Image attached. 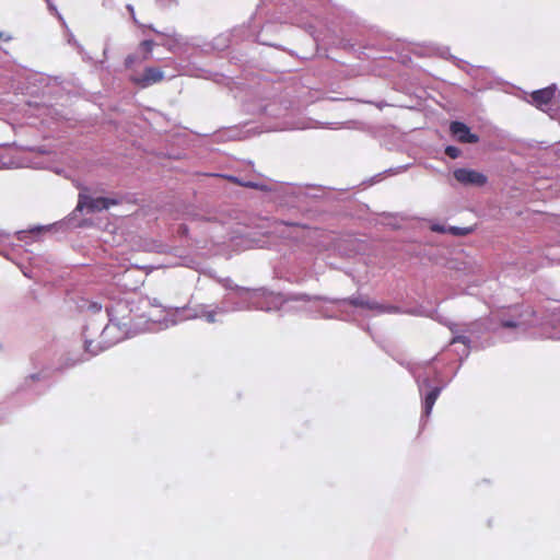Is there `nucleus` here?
Returning a JSON list of instances; mask_svg holds the SVG:
<instances>
[{
	"label": "nucleus",
	"mask_w": 560,
	"mask_h": 560,
	"mask_svg": "<svg viewBox=\"0 0 560 560\" xmlns=\"http://www.w3.org/2000/svg\"><path fill=\"white\" fill-rule=\"evenodd\" d=\"M89 316L83 328L84 353L79 358H69L67 366H74L90 360L92 357L105 351L117 342L137 335L135 328H130L125 322L110 320L101 313L102 305L98 302H88L85 305Z\"/></svg>",
	"instance_id": "obj_1"
},
{
	"label": "nucleus",
	"mask_w": 560,
	"mask_h": 560,
	"mask_svg": "<svg viewBox=\"0 0 560 560\" xmlns=\"http://www.w3.org/2000/svg\"><path fill=\"white\" fill-rule=\"evenodd\" d=\"M161 304L156 299L128 294L118 301L105 306L106 317L110 320L125 322L136 332L160 331L177 324L174 314H163L158 308Z\"/></svg>",
	"instance_id": "obj_2"
},
{
	"label": "nucleus",
	"mask_w": 560,
	"mask_h": 560,
	"mask_svg": "<svg viewBox=\"0 0 560 560\" xmlns=\"http://www.w3.org/2000/svg\"><path fill=\"white\" fill-rule=\"evenodd\" d=\"M245 304L234 302L232 298L226 294L224 295L221 304H197L194 307L183 308H163L161 313L174 314L177 319V324L183 319H196L203 318L209 324L218 323L219 315H226L233 312L244 311Z\"/></svg>",
	"instance_id": "obj_3"
},
{
	"label": "nucleus",
	"mask_w": 560,
	"mask_h": 560,
	"mask_svg": "<svg viewBox=\"0 0 560 560\" xmlns=\"http://www.w3.org/2000/svg\"><path fill=\"white\" fill-rule=\"evenodd\" d=\"M267 293L265 295H258L254 299H244L242 304H245V310L256 308L266 312L282 310L284 305L289 302H313L316 300H326L325 296L322 295H310L306 293H292V294H281L273 293L265 289Z\"/></svg>",
	"instance_id": "obj_4"
},
{
	"label": "nucleus",
	"mask_w": 560,
	"mask_h": 560,
	"mask_svg": "<svg viewBox=\"0 0 560 560\" xmlns=\"http://www.w3.org/2000/svg\"><path fill=\"white\" fill-rule=\"evenodd\" d=\"M514 311L517 312V308ZM530 325L532 320L524 314L515 313L509 317H501L500 324L494 328V331L500 339L509 342L523 336Z\"/></svg>",
	"instance_id": "obj_5"
},
{
	"label": "nucleus",
	"mask_w": 560,
	"mask_h": 560,
	"mask_svg": "<svg viewBox=\"0 0 560 560\" xmlns=\"http://www.w3.org/2000/svg\"><path fill=\"white\" fill-rule=\"evenodd\" d=\"M557 84H551L547 88L536 90L530 94H526L525 101L539 110L548 114L552 119L558 118V109L552 108Z\"/></svg>",
	"instance_id": "obj_6"
},
{
	"label": "nucleus",
	"mask_w": 560,
	"mask_h": 560,
	"mask_svg": "<svg viewBox=\"0 0 560 560\" xmlns=\"http://www.w3.org/2000/svg\"><path fill=\"white\" fill-rule=\"evenodd\" d=\"M326 300H323L324 302H329V303H348L354 307H361V308H365V310H370V311H373L377 314H384V313H388V314H395V313H399V308L397 306H394V305H385V304H380L375 301H372L370 299H368L366 296H363V295H353V296H350V298H346V299H329L327 296H325Z\"/></svg>",
	"instance_id": "obj_7"
},
{
	"label": "nucleus",
	"mask_w": 560,
	"mask_h": 560,
	"mask_svg": "<svg viewBox=\"0 0 560 560\" xmlns=\"http://www.w3.org/2000/svg\"><path fill=\"white\" fill-rule=\"evenodd\" d=\"M219 282L221 285L230 291H234L235 298L233 295L229 294L234 302L243 303L244 299H254L258 295H265L267 291L265 288H258V289H248L244 287H240L237 284H234L233 281L230 278H222L219 279Z\"/></svg>",
	"instance_id": "obj_8"
},
{
	"label": "nucleus",
	"mask_w": 560,
	"mask_h": 560,
	"mask_svg": "<svg viewBox=\"0 0 560 560\" xmlns=\"http://www.w3.org/2000/svg\"><path fill=\"white\" fill-rule=\"evenodd\" d=\"M453 176L464 186L482 187L488 182V177L483 173L466 167L456 168Z\"/></svg>",
	"instance_id": "obj_9"
},
{
	"label": "nucleus",
	"mask_w": 560,
	"mask_h": 560,
	"mask_svg": "<svg viewBox=\"0 0 560 560\" xmlns=\"http://www.w3.org/2000/svg\"><path fill=\"white\" fill-rule=\"evenodd\" d=\"M117 201L104 197L93 198L84 192L79 195L77 210L82 211L86 209L89 212L102 211L108 209L110 206L116 205Z\"/></svg>",
	"instance_id": "obj_10"
},
{
	"label": "nucleus",
	"mask_w": 560,
	"mask_h": 560,
	"mask_svg": "<svg viewBox=\"0 0 560 560\" xmlns=\"http://www.w3.org/2000/svg\"><path fill=\"white\" fill-rule=\"evenodd\" d=\"M452 135L463 143H477L479 137L470 131V128L462 121H452L450 126Z\"/></svg>",
	"instance_id": "obj_11"
},
{
	"label": "nucleus",
	"mask_w": 560,
	"mask_h": 560,
	"mask_svg": "<svg viewBox=\"0 0 560 560\" xmlns=\"http://www.w3.org/2000/svg\"><path fill=\"white\" fill-rule=\"evenodd\" d=\"M472 324H469L466 326L465 329L459 328L457 324H451L448 326L450 330L453 334V338L451 340V343H457L460 342L464 345V350L460 353L462 357L467 358L469 354V347H470V339L465 335V332L470 331L474 332Z\"/></svg>",
	"instance_id": "obj_12"
},
{
	"label": "nucleus",
	"mask_w": 560,
	"mask_h": 560,
	"mask_svg": "<svg viewBox=\"0 0 560 560\" xmlns=\"http://www.w3.org/2000/svg\"><path fill=\"white\" fill-rule=\"evenodd\" d=\"M164 78V72L155 67H148L144 69L143 74L139 78H135V82L142 88L150 86L162 81Z\"/></svg>",
	"instance_id": "obj_13"
},
{
	"label": "nucleus",
	"mask_w": 560,
	"mask_h": 560,
	"mask_svg": "<svg viewBox=\"0 0 560 560\" xmlns=\"http://www.w3.org/2000/svg\"><path fill=\"white\" fill-rule=\"evenodd\" d=\"M559 323H560L559 315L557 313H552L550 320H544L541 323V325H540L541 331H540L539 336L541 338L558 339Z\"/></svg>",
	"instance_id": "obj_14"
},
{
	"label": "nucleus",
	"mask_w": 560,
	"mask_h": 560,
	"mask_svg": "<svg viewBox=\"0 0 560 560\" xmlns=\"http://www.w3.org/2000/svg\"><path fill=\"white\" fill-rule=\"evenodd\" d=\"M443 387L442 386H434L431 387L430 390L424 395L423 399V415L425 417H429L432 412L433 406L440 396Z\"/></svg>",
	"instance_id": "obj_15"
},
{
	"label": "nucleus",
	"mask_w": 560,
	"mask_h": 560,
	"mask_svg": "<svg viewBox=\"0 0 560 560\" xmlns=\"http://www.w3.org/2000/svg\"><path fill=\"white\" fill-rule=\"evenodd\" d=\"M154 42L151 39H144L139 45V50L143 51L142 60H149L152 57V50Z\"/></svg>",
	"instance_id": "obj_16"
},
{
	"label": "nucleus",
	"mask_w": 560,
	"mask_h": 560,
	"mask_svg": "<svg viewBox=\"0 0 560 560\" xmlns=\"http://www.w3.org/2000/svg\"><path fill=\"white\" fill-rule=\"evenodd\" d=\"M311 127L312 126H311L310 121L302 120V121H299L296 124H285L283 129H285V130H303V129H307V128H311Z\"/></svg>",
	"instance_id": "obj_17"
},
{
	"label": "nucleus",
	"mask_w": 560,
	"mask_h": 560,
	"mask_svg": "<svg viewBox=\"0 0 560 560\" xmlns=\"http://www.w3.org/2000/svg\"><path fill=\"white\" fill-rule=\"evenodd\" d=\"M471 232V228L447 226V233L455 236H464Z\"/></svg>",
	"instance_id": "obj_18"
},
{
	"label": "nucleus",
	"mask_w": 560,
	"mask_h": 560,
	"mask_svg": "<svg viewBox=\"0 0 560 560\" xmlns=\"http://www.w3.org/2000/svg\"><path fill=\"white\" fill-rule=\"evenodd\" d=\"M462 151L459 148L454 145H447L445 148V154L451 159H457L460 155Z\"/></svg>",
	"instance_id": "obj_19"
},
{
	"label": "nucleus",
	"mask_w": 560,
	"mask_h": 560,
	"mask_svg": "<svg viewBox=\"0 0 560 560\" xmlns=\"http://www.w3.org/2000/svg\"><path fill=\"white\" fill-rule=\"evenodd\" d=\"M416 381H417V384H418L420 393H422L423 388H429L430 387V382H429L428 377L418 376L416 378Z\"/></svg>",
	"instance_id": "obj_20"
},
{
	"label": "nucleus",
	"mask_w": 560,
	"mask_h": 560,
	"mask_svg": "<svg viewBox=\"0 0 560 560\" xmlns=\"http://www.w3.org/2000/svg\"><path fill=\"white\" fill-rule=\"evenodd\" d=\"M431 230L433 232H438V233H447V228L444 226V225H441L439 223H434L431 225Z\"/></svg>",
	"instance_id": "obj_21"
},
{
	"label": "nucleus",
	"mask_w": 560,
	"mask_h": 560,
	"mask_svg": "<svg viewBox=\"0 0 560 560\" xmlns=\"http://www.w3.org/2000/svg\"><path fill=\"white\" fill-rule=\"evenodd\" d=\"M231 179H233L234 182L238 183L240 185L244 186V187H249V188H254L256 186V182H240L237 178L235 177H231Z\"/></svg>",
	"instance_id": "obj_22"
},
{
	"label": "nucleus",
	"mask_w": 560,
	"mask_h": 560,
	"mask_svg": "<svg viewBox=\"0 0 560 560\" xmlns=\"http://www.w3.org/2000/svg\"><path fill=\"white\" fill-rule=\"evenodd\" d=\"M136 61V57L133 55H129L125 59V65L130 67Z\"/></svg>",
	"instance_id": "obj_23"
},
{
	"label": "nucleus",
	"mask_w": 560,
	"mask_h": 560,
	"mask_svg": "<svg viewBox=\"0 0 560 560\" xmlns=\"http://www.w3.org/2000/svg\"><path fill=\"white\" fill-rule=\"evenodd\" d=\"M32 166L35 167V168H45V167H47V165L42 163V162H34V163H32Z\"/></svg>",
	"instance_id": "obj_24"
},
{
	"label": "nucleus",
	"mask_w": 560,
	"mask_h": 560,
	"mask_svg": "<svg viewBox=\"0 0 560 560\" xmlns=\"http://www.w3.org/2000/svg\"><path fill=\"white\" fill-rule=\"evenodd\" d=\"M151 31L155 32L156 34H160V35H165V36H170V34L167 33H163V32H160L158 31L156 28H154L152 25L148 26Z\"/></svg>",
	"instance_id": "obj_25"
},
{
	"label": "nucleus",
	"mask_w": 560,
	"mask_h": 560,
	"mask_svg": "<svg viewBox=\"0 0 560 560\" xmlns=\"http://www.w3.org/2000/svg\"><path fill=\"white\" fill-rule=\"evenodd\" d=\"M0 39L8 42V40L11 39V36L10 35H5L4 33H2L0 31Z\"/></svg>",
	"instance_id": "obj_26"
},
{
	"label": "nucleus",
	"mask_w": 560,
	"mask_h": 560,
	"mask_svg": "<svg viewBox=\"0 0 560 560\" xmlns=\"http://www.w3.org/2000/svg\"><path fill=\"white\" fill-rule=\"evenodd\" d=\"M52 225H46V226H35L34 229H32V231H42V230H48L50 229Z\"/></svg>",
	"instance_id": "obj_27"
},
{
	"label": "nucleus",
	"mask_w": 560,
	"mask_h": 560,
	"mask_svg": "<svg viewBox=\"0 0 560 560\" xmlns=\"http://www.w3.org/2000/svg\"><path fill=\"white\" fill-rule=\"evenodd\" d=\"M255 189L267 190V186L260 183H256Z\"/></svg>",
	"instance_id": "obj_28"
},
{
	"label": "nucleus",
	"mask_w": 560,
	"mask_h": 560,
	"mask_svg": "<svg viewBox=\"0 0 560 560\" xmlns=\"http://www.w3.org/2000/svg\"><path fill=\"white\" fill-rule=\"evenodd\" d=\"M441 55H442L444 58H448V57H450L448 48H444V49L442 50Z\"/></svg>",
	"instance_id": "obj_29"
},
{
	"label": "nucleus",
	"mask_w": 560,
	"mask_h": 560,
	"mask_svg": "<svg viewBox=\"0 0 560 560\" xmlns=\"http://www.w3.org/2000/svg\"><path fill=\"white\" fill-rule=\"evenodd\" d=\"M30 377H31L32 380H38V374H32Z\"/></svg>",
	"instance_id": "obj_30"
},
{
	"label": "nucleus",
	"mask_w": 560,
	"mask_h": 560,
	"mask_svg": "<svg viewBox=\"0 0 560 560\" xmlns=\"http://www.w3.org/2000/svg\"><path fill=\"white\" fill-rule=\"evenodd\" d=\"M128 273H129V271H128V270H127V271H125V272L122 273V279L127 278V277H128Z\"/></svg>",
	"instance_id": "obj_31"
},
{
	"label": "nucleus",
	"mask_w": 560,
	"mask_h": 560,
	"mask_svg": "<svg viewBox=\"0 0 560 560\" xmlns=\"http://www.w3.org/2000/svg\"><path fill=\"white\" fill-rule=\"evenodd\" d=\"M127 8H128V10H129L131 13H133V8H132V5H128Z\"/></svg>",
	"instance_id": "obj_32"
},
{
	"label": "nucleus",
	"mask_w": 560,
	"mask_h": 560,
	"mask_svg": "<svg viewBox=\"0 0 560 560\" xmlns=\"http://www.w3.org/2000/svg\"><path fill=\"white\" fill-rule=\"evenodd\" d=\"M24 276L31 278V276L26 272V271H23Z\"/></svg>",
	"instance_id": "obj_33"
},
{
	"label": "nucleus",
	"mask_w": 560,
	"mask_h": 560,
	"mask_svg": "<svg viewBox=\"0 0 560 560\" xmlns=\"http://www.w3.org/2000/svg\"><path fill=\"white\" fill-rule=\"evenodd\" d=\"M324 317L330 318V315L323 314Z\"/></svg>",
	"instance_id": "obj_34"
},
{
	"label": "nucleus",
	"mask_w": 560,
	"mask_h": 560,
	"mask_svg": "<svg viewBox=\"0 0 560 560\" xmlns=\"http://www.w3.org/2000/svg\"><path fill=\"white\" fill-rule=\"evenodd\" d=\"M324 317L330 318V315L323 314Z\"/></svg>",
	"instance_id": "obj_35"
}]
</instances>
